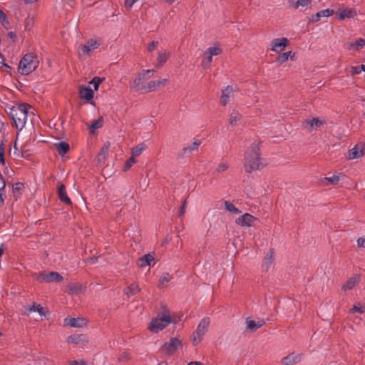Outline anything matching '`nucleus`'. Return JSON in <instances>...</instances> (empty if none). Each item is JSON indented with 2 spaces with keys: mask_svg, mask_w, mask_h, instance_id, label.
Returning a JSON list of instances; mask_svg holds the SVG:
<instances>
[{
  "mask_svg": "<svg viewBox=\"0 0 365 365\" xmlns=\"http://www.w3.org/2000/svg\"><path fill=\"white\" fill-rule=\"evenodd\" d=\"M261 143L259 141L251 144L249 150L245 155L244 166L247 173H251L252 171L259 170L265 166L260 158L259 145Z\"/></svg>",
  "mask_w": 365,
  "mask_h": 365,
  "instance_id": "1",
  "label": "nucleus"
},
{
  "mask_svg": "<svg viewBox=\"0 0 365 365\" xmlns=\"http://www.w3.org/2000/svg\"><path fill=\"white\" fill-rule=\"evenodd\" d=\"M29 108L30 105L26 103H19L10 108L9 114L14 121L12 125H14L17 130H21L25 126Z\"/></svg>",
  "mask_w": 365,
  "mask_h": 365,
  "instance_id": "2",
  "label": "nucleus"
},
{
  "mask_svg": "<svg viewBox=\"0 0 365 365\" xmlns=\"http://www.w3.org/2000/svg\"><path fill=\"white\" fill-rule=\"evenodd\" d=\"M38 56L34 53H26L20 60L18 71L21 75H29L38 66Z\"/></svg>",
  "mask_w": 365,
  "mask_h": 365,
  "instance_id": "3",
  "label": "nucleus"
},
{
  "mask_svg": "<svg viewBox=\"0 0 365 365\" xmlns=\"http://www.w3.org/2000/svg\"><path fill=\"white\" fill-rule=\"evenodd\" d=\"M166 314L159 319H153L150 322L148 329L153 332H158L165 329L172 322V317L168 310H165Z\"/></svg>",
  "mask_w": 365,
  "mask_h": 365,
  "instance_id": "4",
  "label": "nucleus"
},
{
  "mask_svg": "<svg viewBox=\"0 0 365 365\" xmlns=\"http://www.w3.org/2000/svg\"><path fill=\"white\" fill-rule=\"evenodd\" d=\"M210 321L209 317H204L199 323L197 329L193 333V345H197L202 339V336L207 332Z\"/></svg>",
  "mask_w": 365,
  "mask_h": 365,
  "instance_id": "5",
  "label": "nucleus"
},
{
  "mask_svg": "<svg viewBox=\"0 0 365 365\" xmlns=\"http://www.w3.org/2000/svg\"><path fill=\"white\" fill-rule=\"evenodd\" d=\"M36 280L39 282H60L63 281V277L57 272H41L36 276Z\"/></svg>",
  "mask_w": 365,
  "mask_h": 365,
  "instance_id": "6",
  "label": "nucleus"
},
{
  "mask_svg": "<svg viewBox=\"0 0 365 365\" xmlns=\"http://www.w3.org/2000/svg\"><path fill=\"white\" fill-rule=\"evenodd\" d=\"M180 346H182V343L177 337L171 338L169 341L165 342L162 346L161 349L165 351L168 355H173Z\"/></svg>",
  "mask_w": 365,
  "mask_h": 365,
  "instance_id": "7",
  "label": "nucleus"
},
{
  "mask_svg": "<svg viewBox=\"0 0 365 365\" xmlns=\"http://www.w3.org/2000/svg\"><path fill=\"white\" fill-rule=\"evenodd\" d=\"M168 82L167 79H160L157 81H151L148 83L147 86H143L141 88H138V91H141L142 93H148L156 90L160 86H164Z\"/></svg>",
  "mask_w": 365,
  "mask_h": 365,
  "instance_id": "8",
  "label": "nucleus"
},
{
  "mask_svg": "<svg viewBox=\"0 0 365 365\" xmlns=\"http://www.w3.org/2000/svg\"><path fill=\"white\" fill-rule=\"evenodd\" d=\"M289 41L287 38H274L272 41V50L276 53H280L289 45Z\"/></svg>",
  "mask_w": 365,
  "mask_h": 365,
  "instance_id": "9",
  "label": "nucleus"
},
{
  "mask_svg": "<svg viewBox=\"0 0 365 365\" xmlns=\"http://www.w3.org/2000/svg\"><path fill=\"white\" fill-rule=\"evenodd\" d=\"M57 194H58V197L61 202H62L63 203H64L67 205H72V202H71L70 197L67 195L66 186H65V185H63L61 182L58 183Z\"/></svg>",
  "mask_w": 365,
  "mask_h": 365,
  "instance_id": "10",
  "label": "nucleus"
},
{
  "mask_svg": "<svg viewBox=\"0 0 365 365\" xmlns=\"http://www.w3.org/2000/svg\"><path fill=\"white\" fill-rule=\"evenodd\" d=\"M257 220V218L249 213H245L235 220L237 225L242 227H251L252 222Z\"/></svg>",
  "mask_w": 365,
  "mask_h": 365,
  "instance_id": "11",
  "label": "nucleus"
},
{
  "mask_svg": "<svg viewBox=\"0 0 365 365\" xmlns=\"http://www.w3.org/2000/svg\"><path fill=\"white\" fill-rule=\"evenodd\" d=\"M64 323L71 327H83L86 325L87 321L83 317H66L64 319Z\"/></svg>",
  "mask_w": 365,
  "mask_h": 365,
  "instance_id": "12",
  "label": "nucleus"
},
{
  "mask_svg": "<svg viewBox=\"0 0 365 365\" xmlns=\"http://www.w3.org/2000/svg\"><path fill=\"white\" fill-rule=\"evenodd\" d=\"M137 264L140 267H144L145 266H154V257L150 253L145 254L138 258Z\"/></svg>",
  "mask_w": 365,
  "mask_h": 365,
  "instance_id": "13",
  "label": "nucleus"
},
{
  "mask_svg": "<svg viewBox=\"0 0 365 365\" xmlns=\"http://www.w3.org/2000/svg\"><path fill=\"white\" fill-rule=\"evenodd\" d=\"M67 341L71 344L83 345L87 344L88 340L85 334H71L68 337Z\"/></svg>",
  "mask_w": 365,
  "mask_h": 365,
  "instance_id": "14",
  "label": "nucleus"
},
{
  "mask_svg": "<svg viewBox=\"0 0 365 365\" xmlns=\"http://www.w3.org/2000/svg\"><path fill=\"white\" fill-rule=\"evenodd\" d=\"M364 150L363 145L356 144L352 149H350L348 152L349 159H356L364 155Z\"/></svg>",
  "mask_w": 365,
  "mask_h": 365,
  "instance_id": "15",
  "label": "nucleus"
},
{
  "mask_svg": "<svg viewBox=\"0 0 365 365\" xmlns=\"http://www.w3.org/2000/svg\"><path fill=\"white\" fill-rule=\"evenodd\" d=\"M301 359L302 354H294V353H291L287 356L284 357L281 362L284 365H293L299 362Z\"/></svg>",
  "mask_w": 365,
  "mask_h": 365,
  "instance_id": "16",
  "label": "nucleus"
},
{
  "mask_svg": "<svg viewBox=\"0 0 365 365\" xmlns=\"http://www.w3.org/2000/svg\"><path fill=\"white\" fill-rule=\"evenodd\" d=\"M364 46H365V38H357L354 42L346 43V48L349 51L353 50L355 51H359Z\"/></svg>",
  "mask_w": 365,
  "mask_h": 365,
  "instance_id": "17",
  "label": "nucleus"
},
{
  "mask_svg": "<svg viewBox=\"0 0 365 365\" xmlns=\"http://www.w3.org/2000/svg\"><path fill=\"white\" fill-rule=\"evenodd\" d=\"M79 95L81 98L86 99L88 101H91L94 96L93 91L89 87H84L81 86L79 87Z\"/></svg>",
  "mask_w": 365,
  "mask_h": 365,
  "instance_id": "18",
  "label": "nucleus"
},
{
  "mask_svg": "<svg viewBox=\"0 0 365 365\" xmlns=\"http://www.w3.org/2000/svg\"><path fill=\"white\" fill-rule=\"evenodd\" d=\"M24 189L25 185L23 182H18L12 185L13 194L15 200H18L21 197Z\"/></svg>",
  "mask_w": 365,
  "mask_h": 365,
  "instance_id": "19",
  "label": "nucleus"
},
{
  "mask_svg": "<svg viewBox=\"0 0 365 365\" xmlns=\"http://www.w3.org/2000/svg\"><path fill=\"white\" fill-rule=\"evenodd\" d=\"M110 145V143L108 141L106 142L103 144V145L102 146V148L98 155V163H104V161L106 159L107 155H108Z\"/></svg>",
  "mask_w": 365,
  "mask_h": 365,
  "instance_id": "20",
  "label": "nucleus"
},
{
  "mask_svg": "<svg viewBox=\"0 0 365 365\" xmlns=\"http://www.w3.org/2000/svg\"><path fill=\"white\" fill-rule=\"evenodd\" d=\"M339 19L344 20L345 18H353L356 15V11L354 9H339L338 11Z\"/></svg>",
  "mask_w": 365,
  "mask_h": 365,
  "instance_id": "21",
  "label": "nucleus"
},
{
  "mask_svg": "<svg viewBox=\"0 0 365 365\" xmlns=\"http://www.w3.org/2000/svg\"><path fill=\"white\" fill-rule=\"evenodd\" d=\"M59 155L64 156L70 150V145L68 143L61 141L54 144Z\"/></svg>",
  "mask_w": 365,
  "mask_h": 365,
  "instance_id": "22",
  "label": "nucleus"
},
{
  "mask_svg": "<svg viewBox=\"0 0 365 365\" xmlns=\"http://www.w3.org/2000/svg\"><path fill=\"white\" fill-rule=\"evenodd\" d=\"M155 72L154 69H149V70H143L139 74L137 78H135L133 81V86L134 87H140V85L142 83V81L145 78V74H151L153 75Z\"/></svg>",
  "mask_w": 365,
  "mask_h": 365,
  "instance_id": "23",
  "label": "nucleus"
},
{
  "mask_svg": "<svg viewBox=\"0 0 365 365\" xmlns=\"http://www.w3.org/2000/svg\"><path fill=\"white\" fill-rule=\"evenodd\" d=\"M294 60V53H292L291 51L280 53L276 58V61L279 64H282L287 62L289 58Z\"/></svg>",
  "mask_w": 365,
  "mask_h": 365,
  "instance_id": "24",
  "label": "nucleus"
},
{
  "mask_svg": "<svg viewBox=\"0 0 365 365\" xmlns=\"http://www.w3.org/2000/svg\"><path fill=\"white\" fill-rule=\"evenodd\" d=\"M359 279H360V277L359 276H355L354 277H351L342 286V289H344V290L352 289L355 287L356 283L359 282Z\"/></svg>",
  "mask_w": 365,
  "mask_h": 365,
  "instance_id": "25",
  "label": "nucleus"
},
{
  "mask_svg": "<svg viewBox=\"0 0 365 365\" xmlns=\"http://www.w3.org/2000/svg\"><path fill=\"white\" fill-rule=\"evenodd\" d=\"M139 292H140V289L136 282L132 283L124 289V294L127 296L135 295Z\"/></svg>",
  "mask_w": 365,
  "mask_h": 365,
  "instance_id": "26",
  "label": "nucleus"
},
{
  "mask_svg": "<svg viewBox=\"0 0 365 365\" xmlns=\"http://www.w3.org/2000/svg\"><path fill=\"white\" fill-rule=\"evenodd\" d=\"M339 180H340V178H339V175H333V176L329 177V178L325 177V178H321V182L323 185H326V186L329 185H335L339 182Z\"/></svg>",
  "mask_w": 365,
  "mask_h": 365,
  "instance_id": "27",
  "label": "nucleus"
},
{
  "mask_svg": "<svg viewBox=\"0 0 365 365\" xmlns=\"http://www.w3.org/2000/svg\"><path fill=\"white\" fill-rule=\"evenodd\" d=\"M274 260V249H270L269 251L267 253L263 262V266L266 267V269H268L269 266L272 264Z\"/></svg>",
  "mask_w": 365,
  "mask_h": 365,
  "instance_id": "28",
  "label": "nucleus"
},
{
  "mask_svg": "<svg viewBox=\"0 0 365 365\" xmlns=\"http://www.w3.org/2000/svg\"><path fill=\"white\" fill-rule=\"evenodd\" d=\"M201 144V141L200 140H195L192 144L190 146H187L182 148L181 153L179 154L180 157H183L184 154L189 150L190 152H192V150H197L198 146Z\"/></svg>",
  "mask_w": 365,
  "mask_h": 365,
  "instance_id": "29",
  "label": "nucleus"
},
{
  "mask_svg": "<svg viewBox=\"0 0 365 365\" xmlns=\"http://www.w3.org/2000/svg\"><path fill=\"white\" fill-rule=\"evenodd\" d=\"M103 125V118L101 116L98 120L94 121L91 125L88 126V129L91 133L93 134L95 130L102 128Z\"/></svg>",
  "mask_w": 365,
  "mask_h": 365,
  "instance_id": "30",
  "label": "nucleus"
},
{
  "mask_svg": "<svg viewBox=\"0 0 365 365\" xmlns=\"http://www.w3.org/2000/svg\"><path fill=\"white\" fill-rule=\"evenodd\" d=\"M242 118L241 114L236 110H233L230 113L229 122L231 125H236L237 122Z\"/></svg>",
  "mask_w": 365,
  "mask_h": 365,
  "instance_id": "31",
  "label": "nucleus"
},
{
  "mask_svg": "<svg viewBox=\"0 0 365 365\" xmlns=\"http://www.w3.org/2000/svg\"><path fill=\"white\" fill-rule=\"evenodd\" d=\"M0 23L2 25V26L6 29H9L11 28L10 22L9 21L7 15L1 9H0Z\"/></svg>",
  "mask_w": 365,
  "mask_h": 365,
  "instance_id": "32",
  "label": "nucleus"
},
{
  "mask_svg": "<svg viewBox=\"0 0 365 365\" xmlns=\"http://www.w3.org/2000/svg\"><path fill=\"white\" fill-rule=\"evenodd\" d=\"M325 123V121L319 120L317 118L313 117L312 119L306 120L304 124L309 125L311 127L315 125L316 127H320Z\"/></svg>",
  "mask_w": 365,
  "mask_h": 365,
  "instance_id": "33",
  "label": "nucleus"
},
{
  "mask_svg": "<svg viewBox=\"0 0 365 365\" xmlns=\"http://www.w3.org/2000/svg\"><path fill=\"white\" fill-rule=\"evenodd\" d=\"M145 148L146 145L144 143H140L134 147L133 148H132L131 154L134 157L139 156L140 155H141L143 151L145 150Z\"/></svg>",
  "mask_w": 365,
  "mask_h": 365,
  "instance_id": "34",
  "label": "nucleus"
},
{
  "mask_svg": "<svg viewBox=\"0 0 365 365\" xmlns=\"http://www.w3.org/2000/svg\"><path fill=\"white\" fill-rule=\"evenodd\" d=\"M168 60V56L165 51L158 52V56L157 58L158 63L157 67L160 68Z\"/></svg>",
  "mask_w": 365,
  "mask_h": 365,
  "instance_id": "35",
  "label": "nucleus"
},
{
  "mask_svg": "<svg viewBox=\"0 0 365 365\" xmlns=\"http://www.w3.org/2000/svg\"><path fill=\"white\" fill-rule=\"evenodd\" d=\"M69 290L68 294H77L81 292L82 289V286L79 284H70L68 285Z\"/></svg>",
  "mask_w": 365,
  "mask_h": 365,
  "instance_id": "36",
  "label": "nucleus"
},
{
  "mask_svg": "<svg viewBox=\"0 0 365 365\" xmlns=\"http://www.w3.org/2000/svg\"><path fill=\"white\" fill-rule=\"evenodd\" d=\"M30 312H37L41 316H46V312L44 311V308L41 307L40 304H37L34 302L33 304L29 308Z\"/></svg>",
  "mask_w": 365,
  "mask_h": 365,
  "instance_id": "37",
  "label": "nucleus"
},
{
  "mask_svg": "<svg viewBox=\"0 0 365 365\" xmlns=\"http://www.w3.org/2000/svg\"><path fill=\"white\" fill-rule=\"evenodd\" d=\"M293 2V7L297 9L299 6H307L309 5L312 0H292Z\"/></svg>",
  "mask_w": 365,
  "mask_h": 365,
  "instance_id": "38",
  "label": "nucleus"
},
{
  "mask_svg": "<svg viewBox=\"0 0 365 365\" xmlns=\"http://www.w3.org/2000/svg\"><path fill=\"white\" fill-rule=\"evenodd\" d=\"M246 324L247 328L250 330V331L253 332L259 329V326H257L256 322L255 320L250 319L249 318L246 319Z\"/></svg>",
  "mask_w": 365,
  "mask_h": 365,
  "instance_id": "39",
  "label": "nucleus"
},
{
  "mask_svg": "<svg viewBox=\"0 0 365 365\" xmlns=\"http://www.w3.org/2000/svg\"><path fill=\"white\" fill-rule=\"evenodd\" d=\"M173 277L169 274L168 272H164L159 280L158 287L160 288L165 282H168Z\"/></svg>",
  "mask_w": 365,
  "mask_h": 365,
  "instance_id": "40",
  "label": "nucleus"
},
{
  "mask_svg": "<svg viewBox=\"0 0 365 365\" xmlns=\"http://www.w3.org/2000/svg\"><path fill=\"white\" fill-rule=\"evenodd\" d=\"M105 80V78H101L98 76H95L90 82L89 84L93 85V88L95 91L98 89L99 85Z\"/></svg>",
  "mask_w": 365,
  "mask_h": 365,
  "instance_id": "41",
  "label": "nucleus"
},
{
  "mask_svg": "<svg viewBox=\"0 0 365 365\" xmlns=\"http://www.w3.org/2000/svg\"><path fill=\"white\" fill-rule=\"evenodd\" d=\"M222 48L219 47H210L207 48V50L205 52V56L207 55V53H210L211 56H217L222 53Z\"/></svg>",
  "mask_w": 365,
  "mask_h": 365,
  "instance_id": "42",
  "label": "nucleus"
},
{
  "mask_svg": "<svg viewBox=\"0 0 365 365\" xmlns=\"http://www.w3.org/2000/svg\"><path fill=\"white\" fill-rule=\"evenodd\" d=\"M91 51H92V48H89V46H88L86 43L80 48L78 53L80 56H89L90 52Z\"/></svg>",
  "mask_w": 365,
  "mask_h": 365,
  "instance_id": "43",
  "label": "nucleus"
},
{
  "mask_svg": "<svg viewBox=\"0 0 365 365\" xmlns=\"http://www.w3.org/2000/svg\"><path fill=\"white\" fill-rule=\"evenodd\" d=\"M136 160L135 159V157L133 155H132L130 158H129L126 161H125V163L124 165V168H123V170L124 171H127L128 170L134 163H135Z\"/></svg>",
  "mask_w": 365,
  "mask_h": 365,
  "instance_id": "44",
  "label": "nucleus"
},
{
  "mask_svg": "<svg viewBox=\"0 0 365 365\" xmlns=\"http://www.w3.org/2000/svg\"><path fill=\"white\" fill-rule=\"evenodd\" d=\"M212 61V56L210 53H207V55H204V58L202 62V65L204 68L209 66Z\"/></svg>",
  "mask_w": 365,
  "mask_h": 365,
  "instance_id": "45",
  "label": "nucleus"
},
{
  "mask_svg": "<svg viewBox=\"0 0 365 365\" xmlns=\"http://www.w3.org/2000/svg\"><path fill=\"white\" fill-rule=\"evenodd\" d=\"M187 199H185L182 202V205L179 209V211L178 212V217H182L185 212V210H186V207H187Z\"/></svg>",
  "mask_w": 365,
  "mask_h": 365,
  "instance_id": "46",
  "label": "nucleus"
},
{
  "mask_svg": "<svg viewBox=\"0 0 365 365\" xmlns=\"http://www.w3.org/2000/svg\"><path fill=\"white\" fill-rule=\"evenodd\" d=\"M5 148L4 143L0 144V163L2 165H5Z\"/></svg>",
  "mask_w": 365,
  "mask_h": 365,
  "instance_id": "47",
  "label": "nucleus"
},
{
  "mask_svg": "<svg viewBox=\"0 0 365 365\" xmlns=\"http://www.w3.org/2000/svg\"><path fill=\"white\" fill-rule=\"evenodd\" d=\"M320 15H321V17L323 16V17H329L331 16H332L334 14V11L333 9H324V10H322L320 11H319Z\"/></svg>",
  "mask_w": 365,
  "mask_h": 365,
  "instance_id": "48",
  "label": "nucleus"
},
{
  "mask_svg": "<svg viewBox=\"0 0 365 365\" xmlns=\"http://www.w3.org/2000/svg\"><path fill=\"white\" fill-rule=\"evenodd\" d=\"M351 312H359V313H364L365 312V309L360 304H358L357 305H354V307L350 309Z\"/></svg>",
  "mask_w": 365,
  "mask_h": 365,
  "instance_id": "49",
  "label": "nucleus"
},
{
  "mask_svg": "<svg viewBox=\"0 0 365 365\" xmlns=\"http://www.w3.org/2000/svg\"><path fill=\"white\" fill-rule=\"evenodd\" d=\"M229 98H230V96H228L227 94L226 93H222V96H221V99H220V103L222 106H226L227 103H228L229 101Z\"/></svg>",
  "mask_w": 365,
  "mask_h": 365,
  "instance_id": "50",
  "label": "nucleus"
},
{
  "mask_svg": "<svg viewBox=\"0 0 365 365\" xmlns=\"http://www.w3.org/2000/svg\"><path fill=\"white\" fill-rule=\"evenodd\" d=\"M229 168L228 165L226 164V163H221L220 165H218L217 169H216V171L218 172V173H222V172H224L226 170H227Z\"/></svg>",
  "mask_w": 365,
  "mask_h": 365,
  "instance_id": "51",
  "label": "nucleus"
},
{
  "mask_svg": "<svg viewBox=\"0 0 365 365\" xmlns=\"http://www.w3.org/2000/svg\"><path fill=\"white\" fill-rule=\"evenodd\" d=\"M86 43L88 46H89V48H92V50L98 47L97 41L93 39L88 40Z\"/></svg>",
  "mask_w": 365,
  "mask_h": 365,
  "instance_id": "52",
  "label": "nucleus"
},
{
  "mask_svg": "<svg viewBox=\"0 0 365 365\" xmlns=\"http://www.w3.org/2000/svg\"><path fill=\"white\" fill-rule=\"evenodd\" d=\"M158 45V41H152L150 43H148V51L151 52L153 50H155Z\"/></svg>",
  "mask_w": 365,
  "mask_h": 365,
  "instance_id": "53",
  "label": "nucleus"
},
{
  "mask_svg": "<svg viewBox=\"0 0 365 365\" xmlns=\"http://www.w3.org/2000/svg\"><path fill=\"white\" fill-rule=\"evenodd\" d=\"M225 209L231 212L232 210H234V208L235 207V205L229 201H225Z\"/></svg>",
  "mask_w": 365,
  "mask_h": 365,
  "instance_id": "54",
  "label": "nucleus"
},
{
  "mask_svg": "<svg viewBox=\"0 0 365 365\" xmlns=\"http://www.w3.org/2000/svg\"><path fill=\"white\" fill-rule=\"evenodd\" d=\"M361 72L360 66L351 67V73L352 75L359 74Z\"/></svg>",
  "mask_w": 365,
  "mask_h": 365,
  "instance_id": "55",
  "label": "nucleus"
},
{
  "mask_svg": "<svg viewBox=\"0 0 365 365\" xmlns=\"http://www.w3.org/2000/svg\"><path fill=\"white\" fill-rule=\"evenodd\" d=\"M320 18H321V15H320L319 12H317V14L312 16V17L310 19V21H312V23L317 22L318 21H319Z\"/></svg>",
  "mask_w": 365,
  "mask_h": 365,
  "instance_id": "56",
  "label": "nucleus"
},
{
  "mask_svg": "<svg viewBox=\"0 0 365 365\" xmlns=\"http://www.w3.org/2000/svg\"><path fill=\"white\" fill-rule=\"evenodd\" d=\"M70 365H88L87 362L84 360H79V361H72L70 362Z\"/></svg>",
  "mask_w": 365,
  "mask_h": 365,
  "instance_id": "57",
  "label": "nucleus"
},
{
  "mask_svg": "<svg viewBox=\"0 0 365 365\" xmlns=\"http://www.w3.org/2000/svg\"><path fill=\"white\" fill-rule=\"evenodd\" d=\"M138 0H125L124 5L126 8L130 9Z\"/></svg>",
  "mask_w": 365,
  "mask_h": 365,
  "instance_id": "58",
  "label": "nucleus"
},
{
  "mask_svg": "<svg viewBox=\"0 0 365 365\" xmlns=\"http://www.w3.org/2000/svg\"><path fill=\"white\" fill-rule=\"evenodd\" d=\"M6 187L5 179L1 174H0V190H4Z\"/></svg>",
  "mask_w": 365,
  "mask_h": 365,
  "instance_id": "59",
  "label": "nucleus"
},
{
  "mask_svg": "<svg viewBox=\"0 0 365 365\" xmlns=\"http://www.w3.org/2000/svg\"><path fill=\"white\" fill-rule=\"evenodd\" d=\"M128 359H129V354L126 352H123L118 357V360L120 361H124L128 360Z\"/></svg>",
  "mask_w": 365,
  "mask_h": 365,
  "instance_id": "60",
  "label": "nucleus"
},
{
  "mask_svg": "<svg viewBox=\"0 0 365 365\" xmlns=\"http://www.w3.org/2000/svg\"><path fill=\"white\" fill-rule=\"evenodd\" d=\"M357 245L359 247H364L365 248V238L359 237L357 240Z\"/></svg>",
  "mask_w": 365,
  "mask_h": 365,
  "instance_id": "61",
  "label": "nucleus"
},
{
  "mask_svg": "<svg viewBox=\"0 0 365 365\" xmlns=\"http://www.w3.org/2000/svg\"><path fill=\"white\" fill-rule=\"evenodd\" d=\"M232 91V87L230 86H227L225 89L222 90V93H226L228 96H230Z\"/></svg>",
  "mask_w": 365,
  "mask_h": 365,
  "instance_id": "62",
  "label": "nucleus"
},
{
  "mask_svg": "<svg viewBox=\"0 0 365 365\" xmlns=\"http://www.w3.org/2000/svg\"><path fill=\"white\" fill-rule=\"evenodd\" d=\"M8 36H9L10 38H11V39H12V41H13L14 42H15V41H16V38H17V37H16V32H14V31H10V32H9V33H8Z\"/></svg>",
  "mask_w": 365,
  "mask_h": 365,
  "instance_id": "63",
  "label": "nucleus"
},
{
  "mask_svg": "<svg viewBox=\"0 0 365 365\" xmlns=\"http://www.w3.org/2000/svg\"><path fill=\"white\" fill-rule=\"evenodd\" d=\"M12 70H13V68L11 66L7 65V66H5V68L2 69V71L6 72V73H9L10 75H11Z\"/></svg>",
  "mask_w": 365,
  "mask_h": 365,
  "instance_id": "64",
  "label": "nucleus"
}]
</instances>
